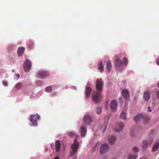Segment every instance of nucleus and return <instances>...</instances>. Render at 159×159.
<instances>
[{
    "instance_id": "20",
    "label": "nucleus",
    "mask_w": 159,
    "mask_h": 159,
    "mask_svg": "<svg viewBox=\"0 0 159 159\" xmlns=\"http://www.w3.org/2000/svg\"><path fill=\"white\" fill-rule=\"evenodd\" d=\"M159 147V143L158 142H157L155 143L152 148V152H154L156 151L158 148Z\"/></svg>"
},
{
    "instance_id": "40",
    "label": "nucleus",
    "mask_w": 159,
    "mask_h": 159,
    "mask_svg": "<svg viewBox=\"0 0 159 159\" xmlns=\"http://www.w3.org/2000/svg\"><path fill=\"white\" fill-rule=\"evenodd\" d=\"M157 86L159 88V82L157 84Z\"/></svg>"
},
{
    "instance_id": "37",
    "label": "nucleus",
    "mask_w": 159,
    "mask_h": 159,
    "mask_svg": "<svg viewBox=\"0 0 159 159\" xmlns=\"http://www.w3.org/2000/svg\"><path fill=\"white\" fill-rule=\"evenodd\" d=\"M54 159H59V157H58L57 156L55 157Z\"/></svg>"
},
{
    "instance_id": "15",
    "label": "nucleus",
    "mask_w": 159,
    "mask_h": 159,
    "mask_svg": "<svg viewBox=\"0 0 159 159\" xmlns=\"http://www.w3.org/2000/svg\"><path fill=\"white\" fill-rule=\"evenodd\" d=\"M81 135L83 137L85 136L86 133V128L84 126H82L80 128Z\"/></svg>"
},
{
    "instance_id": "21",
    "label": "nucleus",
    "mask_w": 159,
    "mask_h": 159,
    "mask_svg": "<svg viewBox=\"0 0 159 159\" xmlns=\"http://www.w3.org/2000/svg\"><path fill=\"white\" fill-rule=\"evenodd\" d=\"M98 69L101 72H102L103 70L104 66L102 64V61H100L98 64Z\"/></svg>"
},
{
    "instance_id": "34",
    "label": "nucleus",
    "mask_w": 159,
    "mask_h": 159,
    "mask_svg": "<svg viewBox=\"0 0 159 159\" xmlns=\"http://www.w3.org/2000/svg\"><path fill=\"white\" fill-rule=\"evenodd\" d=\"M156 62L159 65V57L157 58V60H156Z\"/></svg>"
},
{
    "instance_id": "22",
    "label": "nucleus",
    "mask_w": 159,
    "mask_h": 159,
    "mask_svg": "<svg viewBox=\"0 0 159 159\" xmlns=\"http://www.w3.org/2000/svg\"><path fill=\"white\" fill-rule=\"evenodd\" d=\"M107 70L108 71H110L112 65L111 62L108 61H107Z\"/></svg>"
},
{
    "instance_id": "10",
    "label": "nucleus",
    "mask_w": 159,
    "mask_h": 159,
    "mask_svg": "<svg viewBox=\"0 0 159 159\" xmlns=\"http://www.w3.org/2000/svg\"><path fill=\"white\" fill-rule=\"evenodd\" d=\"M124 127V125L123 122H120L117 124L115 128V130L117 132L121 131Z\"/></svg>"
},
{
    "instance_id": "12",
    "label": "nucleus",
    "mask_w": 159,
    "mask_h": 159,
    "mask_svg": "<svg viewBox=\"0 0 159 159\" xmlns=\"http://www.w3.org/2000/svg\"><path fill=\"white\" fill-rule=\"evenodd\" d=\"M117 103L116 100H113L111 101V109L113 110H115L117 107Z\"/></svg>"
},
{
    "instance_id": "7",
    "label": "nucleus",
    "mask_w": 159,
    "mask_h": 159,
    "mask_svg": "<svg viewBox=\"0 0 159 159\" xmlns=\"http://www.w3.org/2000/svg\"><path fill=\"white\" fill-rule=\"evenodd\" d=\"M49 75L48 73L45 71L41 70L38 73V77L41 79H43Z\"/></svg>"
},
{
    "instance_id": "14",
    "label": "nucleus",
    "mask_w": 159,
    "mask_h": 159,
    "mask_svg": "<svg viewBox=\"0 0 159 159\" xmlns=\"http://www.w3.org/2000/svg\"><path fill=\"white\" fill-rule=\"evenodd\" d=\"M55 150L56 152H59L60 151L61 148L60 141V140H57L55 143Z\"/></svg>"
},
{
    "instance_id": "26",
    "label": "nucleus",
    "mask_w": 159,
    "mask_h": 159,
    "mask_svg": "<svg viewBox=\"0 0 159 159\" xmlns=\"http://www.w3.org/2000/svg\"><path fill=\"white\" fill-rule=\"evenodd\" d=\"M102 111V107H98L97 108L96 112L97 114H99L101 113Z\"/></svg>"
},
{
    "instance_id": "27",
    "label": "nucleus",
    "mask_w": 159,
    "mask_h": 159,
    "mask_svg": "<svg viewBox=\"0 0 159 159\" xmlns=\"http://www.w3.org/2000/svg\"><path fill=\"white\" fill-rule=\"evenodd\" d=\"M33 42H30L28 45V47L29 49H31L33 48Z\"/></svg>"
},
{
    "instance_id": "25",
    "label": "nucleus",
    "mask_w": 159,
    "mask_h": 159,
    "mask_svg": "<svg viewBox=\"0 0 159 159\" xmlns=\"http://www.w3.org/2000/svg\"><path fill=\"white\" fill-rule=\"evenodd\" d=\"M52 88L51 86H48L46 88L45 90L46 92L50 93L52 91Z\"/></svg>"
},
{
    "instance_id": "29",
    "label": "nucleus",
    "mask_w": 159,
    "mask_h": 159,
    "mask_svg": "<svg viewBox=\"0 0 159 159\" xmlns=\"http://www.w3.org/2000/svg\"><path fill=\"white\" fill-rule=\"evenodd\" d=\"M137 157L135 155H130L129 156V159H136Z\"/></svg>"
},
{
    "instance_id": "17",
    "label": "nucleus",
    "mask_w": 159,
    "mask_h": 159,
    "mask_svg": "<svg viewBox=\"0 0 159 159\" xmlns=\"http://www.w3.org/2000/svg\"><path fill=\"white\" fill-rule=\"evenodd\" d=\"M150 98V93L149 92H145L144 93L143 98L144 100L148 101Z\"/></svg>"
},
{
    "instance_id": "9",
    "label": "nucleus",
    "mask_w": 159,
    "mask_h": 159,
    "mask_svg": "<svg viewBox=\"0 0 159 159\" xmlns=\"http://www.w3.org/2000/svg\"><path fill=\"white\" fill-rule=\"evenodd\" d=\"M83 120L85 123L89 125L92 121L91 117L90 115H86L84 117Z\"/></svg>"
},
{
    "instance_id": "39",
    "label": "nucleus",
    "mask_w": 159,
    "mask_h": 159,
    "mask_svg": "<svg viewBox=\"0 0 159 159\" xmlns=\"http://www.w3.org/2000/svg\"><path fill=\"white\" fill-rule=\"evenodd\" d=\"M98 146V144H96V145L94 146V148H96Z\"/></svg>"
},
{
    "instance_id": "2",
    "label": "nucleus",
    "mask_w": 159,
    "mask_h": 159,
    "mask_svg": "<svg viewBox=\"0 0 159 159\" xmlns=\"http://www.w3.org/2000/svg\"><path fill=\"white\" fill-rule=\"evenodd\" d=\"M79 143L77 142L76 140L75 139L74 143L71 146L72 150L70 153V155L73 156L76 153L78 149Z\"/></svg>"
},
{
    "instance_id": "6",
    "label": "nucleus",
    "mask_w": 159,
    "mask_h": 159,
    "mask_svg": "<svg viewBox=\"0 0 159 159\" xmlns=\"http://www.w3.org/2000/svg\"><path fill=\"white\" fill-rule=\"evenodd\" d=\"M109 148L108 145L106 144H103L100 147V152L101 154H104L107 152Z\"/></svg>"
},
{
    "instance_id": "31",
    "label": "nucleus",
    "mask_w": 159,
    "mask_h": 159,
    "mask_svg": "<svg viewBox=\"0 0 159 159\" xmlns=\"http://www.w3.org/2000/svg\"><path fill=\"white\" fill-rule=\"evenodd\" d=\"M123 61L124 64L125 65H127L128 64L127 59L126 57H124L123 58Z\"/></svg>"
},
{
    "instance_id": "11",
    "label": "nucleus",
    "mask_w": 159,
    "mask_h": 159,
    "mask_svg": "<svg viewBox=\"0 0 159 159\" xmlns=\"http://www.w3.org/2000/svg\"><path fill=\"white\" fill-rule=\"evenodd\" d=\"M122 94L124 98L126 100H127L129 97V91L126 89L122 90Z\"/></svg>"
},
{
    "instance_id": "3",
    "label": "nucleus",
    "mask_w": 159,
    "mask_h": 159,
    "mask_svg": "<svg viewBox=\"0 0 159 159\" xmlns=\"http://www.w3.org/2000/svg\"><path fill=\"white\" fill-rule=\"evenodd\" d=\"M39 116L38 114L31 115L30 120L32 123L33 126H37L38 125V124L37 123V120L39 119Z\"/></svg>"
},
{
    "instance_id": "28",
    "label": "nucleus",
    "mask_w": 159,
    "mask_h": 159,
    "mask_svg": "<svg viewBox=\"0 0 159 159\" xmlns=\"http://www.w3.org/2000/svg\"><path fill=\"white\" fill-rule=\"evenodd\" d=\"M22 87V84L20 83H19L17 84L16 86V88L17 89H19Z\"/></svg>"
},
{
    "instance_id": "35",
    "label": "nucleus",
    "mask_w": 159,
    "mask_h": 159,
    "mask_svg": "<svg viewBox=\"0 0 159 159\" xmlns=\"http://www.w3.org/2000/svg\"><path fill=\"white\" fill-rule=\"evenodd\" d=\"M157 97L159 98V91H157Z\"/></svg>"
},
{
    "instance_id": "23",
    "label": "nucleus",
    "mask_w": 159,
    "mask_h": 159,
    "mask_svg": "<svg viewBox=\"0 0 159 159\" xmlns=\"http://www.w3.org/2000/svg\"><path fill=\"white\" fill-rule=\"evenodd\" d=\"M120 118L123 120H125L126 118L125 112L122 111L120 116Z\"/></svg>"
},
{
    "instance_id": "36",
    "label": "nucleus",
    "mask_w": 159,
    "mask_h": 159,
    "mask_svg": "<svg viewBox=\"0 0 159 159\" xmlns=\"http://www.w3.org/2000/svg\"><path fill=\"white\" fill-rule=\"evenodd\" d=\"M20 75L18 74H17V80H18L19 79V77H20Z\"/></svg>"
},
{
    "instance_id": "32",
    "label": "nucleus",
    "mask_w": 159,
    "mask_h": 159,
    "mask_svg": "<svg viewBox=\"0 0 159 159\" xmlns=\"http://www.w3.org/2000/svg\"><path fill=\"white\" fill-rule=\"evenodd\" d=\"M133 150L136 152H137L139 151V149L136 147H134L133 148Z\"/></svg>"
},
{
    "instance_id": "38",
    "label": "nucleus",
    "mask_w": 159,
    "mask_h": 159,
    "mask_svg": "<svg viewBox=\"0 0 159 159\" xmlns=\"http://www.w3.org/2000/svg\"><path fill=\"white\" fill-rule=\"evenodd\" d=\"M150 108V107H148V111H149V112H151L152 111V110H149V109Z\"/></svg>"
},
{
    "instance_id": "33",
    "label": "nucleus",
    "mask_w": 159,
    "mask_h": 159,
    "mask_svg": "<svg viewBox=\"0 0 159 159\" xmlns=\"http://www.w3.org/2000/svg\"><path fill=\"white\" fill-rule=\"evenodd\" d=\"M3 85L5 86H7V83L6 81H3Z\"/></svg>"
},
{
    "instance_id": "18",
    "label": "nucleus",
    "mask_w": 159,
    "mask_h": 159,
    "mask_svg": "<svg viewBox=\"0 0 159 159\" xmlns=\"http://www.w3.org/2000/svg\"><path fill=\"white\" fill-rule=\"evenodd\" d=\"M25 48L24 47H19L17 50L18 55L19 56H21L25 51Z\"/></svg>"
},
{
    "instance_id": "16",
    "label": "nucleus",
    "mask_w": 159,
    "mask_h": 159,
    "mask_svg": "<svg viewBox=\"0 0 159 159\" xmlns=\"http://www.w3.org/2000/svg\"><path fill=\"white\" fill-rule=\"evenodd\" d=\"M91 91L92 89L90 87H87L86 88L85 93L87 98H89V97Z\"/></svg>"
},
{
    "instance_id": "30",
    "label": "nucleus",
    "mask_w": 159,
    "mask_h": 159,
    "mask_svg": "<svg viewBox=\"0 0 159 159\" xmlns=\"http://www.w3.org/2000/svg\"><path fill=\"white\" fill-rule=\"evenodd\" d=\"M154 131L152 130L151 131V132L149 134V136L150 137H152L154 136Z\"/></svg>"
},
{
    "instance_id": "5",
    "label": "nucleus",
    "mask_w": 159,
    "mask_h": 159,
    "mask_svg": "<svg viewBox=\"0 0 159 159\" xmlns=\"http://www.w3.org/2000/svg\"><path fill=\"white\" fill-rule=\"evenodd\" d=\"M152 140L148 141V142L145 140L142 141L141 146L143 150V151H146L148 148V145L151 144L152 143Z\"/></svg>"
},
{
    "instance_id": "4",
    "label": "nucleus",
    "mask_w": 159,
    "mask_h": 159,
    "mask_svg": "<svg viewBox=\"0 0 159 159\" xmlns=\"http://www.w3.org/2000/svg\"><path fill=\"white\" fill-rule=\"evenodd\" d=\"M31 65V62L30 60H26L25 61L23 64V66L24 70L25 72H28L30 70Z\"/></svg>"
},
{
    "instance_id": "24",
    "label": "nucleus",
    "mask_w": 159,
    "mask_h": 159,
    "mask_svg": "<svg viewBox=\"0 0 159 159\" xmlns=\"http://www.w3.org/2000/svg\"><path fill=\"white\" fill-rule=\"evenodd\" d=\"M68 135L71 137H77L78 136L77 134L73 132H70L68 133Z\"/></svg>"
},
{
    "instance_id": "13",
    "label": "nucleus",
    "mask_w": 159,
    "mask_h": 159,
    "mask_svg": "<svg viewBox=\"0 0 159 159\" xmlns=\"http://www.w3.org/2000/svg\"><path fill=\"white\" fill-rule=\"evenodd\" d=\"M116 140V138L114 136H110L108 138V141L111 144H114Z\"/></svg>"
},
{
    "instance_id": "1",
    "label": "nucleus",
    "mask_w": 159,
    "mask_h": 159,
    "mask_svg": "<svg viewBox=\"0 0 159 159\" xmlns=\"http://www.w3.org/2000/svg\"><path fill=\"white\" fill-rule=\"evenodd\" d=\"M103 86V83L102 79H97L96 85L97 92L93 93L92 95L93 101L96 103L100 102L102 98L101 92Z\"/></svg>"
},
{
    "instance_id": "19",
    "label": "nucleus",
    "mask_w": 159,
    "mask_h": 159,
    "mask_svg": "<svg viewBox=\"0 0 159 159\" xmlns=\"http://www.w3.org/2000/svg\"><path fill=\"white\" fill-rule=\"evenodd\" d=\"M143 115L142 114H139L135 117L134 120L135 122H138L143 118Z\"/></svg>"
},
{
    "instance_id": "8",
    "label": "nucleus",
    "mask_w": 159,
    "mask_h": 159,
    "mask_svg": "<svg viewBox=\"0 0 159 159\" xmlns=\"http://www.w3.org/2000/svg\"><path fill=\"white\" fill-rule=\"evenodd\" d=\"M122 63L120 59L116 58L115 60V65L116 68L117 70H120V67L121 66Z\"/></svg>"
}]
</instances>
